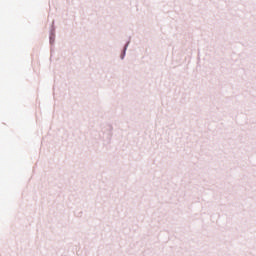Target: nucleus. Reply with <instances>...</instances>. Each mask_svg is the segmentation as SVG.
<instances>
[{
    "instance_id": "f03ea898",
    "label": "nucleus",
    "mask_w": 256,
    "mask_h": 256,
    "mask_svg": "<svg viewBox=\"0 0 256 256\" xmlns=\"http://www.w3.org/2000/svg\"><path fill=\"white\" fill-rule=\"evenodd\" d=\"M50 37H55V21L52 22V26L50 29Z\"/></svg>"
},
{
    "instance_id": "7ed1b4c3",
    "label": "nucleus",
    "mask_w": 256,
    "mask_h": 256,
    "mask_svg": "<svg viewBox=\"0 0 256 256\" xmlns=\"http://www.w3.org/2000/svg\"><path fill=\"white\" fill-rule=\"evenodd\" d=\"M50 45H53L55 43V36H49Z\"/></svg>"
},
{
    "instance_id": "f257e3e1",
    "label": "nucleus",
    "mask_w": 256,
    "mask_h": 256,
    "mask_svg": "<svg viewBox=\"0 0 256 256\" xmlns=\"http://www.w3.org/2000/svg\"><path fill=\"white\" fill-rule=\"evenodd\" d=\"M129 47V42H127L123 48V51L120 55V59L123 61V59H125V56L127 55V49Z\"/></svg>"
}]
</instances>
